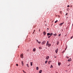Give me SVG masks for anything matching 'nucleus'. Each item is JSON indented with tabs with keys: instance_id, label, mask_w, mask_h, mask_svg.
<instances>
[{
	"instance_id": "40",
	"label": "nucleus",
	"mask_w": 73,
	"mask_h": 73,
	"mask_svg": "<svg viewBox=\"0 0 73 73\" xmlns=\"http://www.w3.org/2000/svg\"><path fill=\"white\" fill-rule=\"evenodd\" d=\"M39 31L40 32V29H39Z\"/></svg>"
},
{
	"instance_id": "32",
	"label": "nucleus",
	"mask_w": 73,
	"mask_h": 73,
	"mask_svg": "<svg viewBox=\"0 0 73 73\" xmlns=\"http://www.w3.org/2000/svg\"><path fill=\"white\" fill-rule=\"evenodd\" d=\"M72 38H73V36H72L71 37V38H70L71 39H72Z\"/></svg>"
},
{
	"instance_id": "29",
	"label": "nucleus",
	"mask_w": 73,
	"mask_h": 73,
	"mask_svg": "<svg viewBox=\"0 0 73 73\" xmlns=\"http://www.w3.org/2000/svg\"><path fill=\"white\" fill-rule=\"evenodd\" d=\"M21 62V63H22V64H23V61H22Z\"/></svg>"
},
{
	"instance_id": "14",
	"label": "nucleus",
	"mask_w": 73,
	"mask_h": 73,
	"mask_svg": "<svg viewBox=\"0 0 73 73\" xmlns=\"http://www.w3.org/2000/svg\"><path fill=\"white\" fill-rule=\"evenodd\" d=\"M36 69L37 70H38V67H37L36 68Z\"/></svg>"
},
{
	"instance_id": "20",
	"label": "nucleus",
	"mask_w": 73,
	"mask_h": 73,
	"mask_svg": "<svg viewBox=\"0 0 73 73\" xmlns=\"http://www.w3.org/2000/svg\"><path fill=\"white\" fill-rule=\"evenodd\" d=\"M59 43V42L58 41H57V44L58 45V44Z\"/></svg>"
},
{
	"instance_id": "38",
	"label": "nucleus",
	"mask_w": 73,
	"mask_h": 73,
	"mask_svg": "<svg viewBox=\"0 0 73 73\" xmlns=\"http://www.w3.org/2000/svg\"><path fill=\"white\" fill-rule=\"evenodd\" d=\"M23 72L24 73H25L26 72H25V71H24V70H23Z\"/></svg>"
},
{
	"instance_id": "7",
	"label": "nucleus",
	"mask_w": 73,
	"mask_h": 73,
	"mask_svg": "<svg viewBox=\"0 0 73 73\" xmlns=\"http://www.w3.org/2000/svg\"><path fill=\"white\" fill-rule=\"evenodd\" d=\"M71 58H70V59H69L68 60V61L69 62H70V61H71Z\"/></svg>"
},
{
	"instance_id": "12",
	"label": "nucleus",
	"mask_w": 73,
	"mask_h": 73,
	"mask_svg": "<svg viewBox=\"0 0 73 73\" xmlns=\"http://www.w3.org/2000/svg\"><path fill=\"white\" fill-rule=\"evenodd\" d=\"M43 34H44V35H45L46 34V33L45 32H43Z\"/></svg>"
},
{
	"instance_id": "28",
	"label": "nucleus",
	"mask_w": 73,
	"mask_h": 73,
	"mask_svg": "<svg viewBox=\"0 0 73 73\" xmlns=\"http://www.w3.org/2000/svg\"><path fill=\"white\" fill-rule=\"evenodd\" d=\"M33 35H35V32H33Z\"/></svg>"
},
{
	"instance_id": "15",
	"label": "nucleus",
	"mask_w": 73,
	"mask_h": 73,
	"mask_svg": "<svg viewBox=\"0 0 73 73\" xmlns=\"http://www.w3.org/2000/svg\"><path fill=\"white\" fill-rule=\"evenodd\" d=\"M59 12H60V14H62V11H60Z\"/></svg>"
},
{
	"instance_id": "10",
	"label": "nucleus",
	"mask_w": 73,
	"mask_h": 73,
	"mask_svg": "<svg viewBox=\"0 0 73 73\" xmlns=\"http://www.w3.org/2000/svg\"><path fill=\"white\" fill-rule=\"evenodd\" d=\"M42 72V70H40L39 72V73H41Z\"/></svg>"
},
{
	"instance_id": "17",
	"label": "nucleus",
	"mask_w": 73,
	"mask_h": 73,
	"mask_svg": "<svg viewBox=\"0 0 73 73\" xmlns=\"http://www.w3.org/2000/svg\"><path fill=\"white\" fill-rule=\"evenodd\" d=\"M39 48L40 49H42V48L41 47H39Z\"/></svg>"
},
{
	"instance_id": "22",
	"label": "nucleus",
	"mask_w": 73,
	"mask_h": 73,
	"mask_svg": "<svg viewBox=\"0 0 73 73\" xmlns=\"http://www.w3.org/2000/svg\"><path fill=\"white\" fill-rule=\"evenodd\" d=\"M50 68H53V66H52V65H51Z\"/></svg>"
},
{
	"instance_id": "26",
	"label": "nucleus",
	"mask_w": 73,
	"mask_h": 73,
	"mask_svg": "<svg viewBox=\"0 0 73 73\" xmlns=\"http://www.w3.org/2000/svg\"><path fill=\"white\" fill-rule=\"evenodd\" d=\"M69 10V8H68L67 9V11H68Z\"/></svg>"
},
{
	"instance_id": "21",
	"label": "nucleus",
	"mask_w": 73,
	"mask_h": 73,
	"mask_svg": "<svg viewBox=\"0 0 73 73\" xmlns=\"http://www.w3.org/2000/svg\"><path fill=\"white\" fill-rule=\"evenodd\" d=\"M58 21V20H56V21H55V23H57V22Z\"/></svg>"
},
{
	"instance_id": "27",
	"label": "nucleus",
	"mask_w": 73,
	"mask_h": 73,
	"mask_svg": "<svg viewBox=\"0 0 73 73\" xmlns=\"http://www.w3.org/2000/svg\"><path fill=\"white\" fill-rule=\"evenodd\" d=\"M70 7V6H69V5H68V6H67L68 8V7Z\"/></svg>"
},
{
	"instance_id": "19",
	"label": "nucleus",
	"mask_w": 73,
	"mask_h": 73,
	"mask_svg": "<svg viewBox=\"0 0 73 73\" xmlns=\"http://www.w3.org/2000/svg\"><path fill=\"white\" fill-rule=\"evenodd\" d=\"M56 35H57L56 34V33H55V34H53V35L55 36H56Z\"/></svg>"
},
{
	"instance_id": "34",
	"label": "nucleus",
	"mask_w": 73,
	"mask_h": 73,
	"mask_svg": "<svg viewBox=\"0 0 73 73\" xmlns=\"http://www.w3.org/2000/svg\"><path fill=\"white\" fill-rule=\"evenodd\" d=\"M66 48H67V46H66V48H65V50H66Z\"/></svg>"
},
{
	"instance_id": "33",
	"label": "nucleus",
	"mask_w": 73,
	"mask_h": 73,
	"mask_svg": "<svg viewBox=\"0 0 73 73\" xmlns=\"http://www.w3.org/2000/svg\"><path fill=\"white\" fill-rule=\"evenodd\" d=\"M36 40V42H38V40Z\"/></svg>"
},
{
	"instance_id": "18",
	"label": "nucleus",
	"mask_w": 73,
	"mask_h": 73,
	"mask_svg": "<svg viewBox=\"0 0 73 73\" xmlns=\"http://www.w3.org/2000/svg\"><path fill=\"white\" fill-rule=\"evenodd\" d=\"M47 62H48V60H46V61H45V64H46V63H47Z\"/></svg>"
},
{
	"instance_id": "2",
	"label": "nucleus",
	"mask_w": 73,
	"mask_h": 73,
	"mask_svg": "<svg viewBox=\"0 0 73 73\" xmlns=\"http://www.w3.org/2000/svg\"><path fill=\"white\" fill-rule=\"evenodd\" d=\"M46 45L47 46L48 45V46H50L51 45V44H49V41H47Z\"/></svg>"
},
{
	"instance_id": "4",
	"label": "nucleus",
	"mask_w": 73,
	"mask_h": 73,
	"mask_svg": "<svg viewBox=\"0 0 73 73\" xmlns=\"http://www.w3.org/2000/svg\"><path fill=\"white\" fill-rule=\"evenodd\" d=\"M20 57L21 58H24L23 57V55L22 54H21Z\"/></svg>"
},
{
	"instance_id": "31",
	"label": "nucleus",
	"mask_w": 73,
	"mask_h": 73,
	"mask_svg": "<svg viewBox=\"0 0 73 73\" xmlns=\"http://www.w3.org/2000/svg\"><path fill=\"white\" fill-rule=\"evenodd\" d=\"M68 13H66V15H68Z\"/></svg>"
},
{
	"instance_id": "43",
	"label": "nucleus",
	"mask_w": 73,
	"mask_h": 73,
	"mask_svg": "<svg viewBox=\"0 0 73 73\" xmlns=\"http://www.w3.org/2000/svg\"><path fill=\"white\" fill-rule=\"evenodd\" d=\"M70 65H68V66H69Z\"/></svg>"
},
{
	"instance_id": "25",
	"label": "nucleus",
	"mask_w": 73,
	"mask_h": 73,
	"mask_svg": "<svg viewBox=\"0 0 73 73\" xmlns=\"http://www.w3.org/2000/svg\"><path fill=\"white\" fill-rule=\"evenodd\" d=\"M16 66H18V64H16Z\"/></svg>"
},
{
	"instance_id": "30",
	"label": "nucleus",
	"mask_w": 73,
	"mask_h": 73,
	"mask_svg": "<svg viewBox=\"0 0 73 73\" xmlns=\"http://www.w3.org/2000/svg\"><path fill=\"white\" fill-rule=\"evenodd\" d=\"M61 36V34H59L58 35V36Z\"/></svg>"
},
{
	"instance_id": "41",
	"label": "nucleus",
	"mask_w": 73,
	"mask_h": 73,
	"mask_svg": "<svg viewBox=\"0 0 73 73\" xmlns=\"http://www.w3.org/2000/svg\"><path fill=\"white\" fill-rule=\"evenodd\" d=\"M64 52H65V50H64V51L62 53H64Z\"/></svg>"
},
{
	"instance_id": "11",
	"label": "nucleus",
	"mask_w": 73,
	"mask_h": 73,
	"mask_svg": "<svg viewBox=\"0 0 73 73\" xmlns=\"http://www.w3.org/2000/svg\"><path fill=\"white\" fill-rule=\"evenodd\" d=\"M33 52H35L36 51V48H34L33 49Z\"/></svg>"
},
{
	"instance_id": "44",
	"label": "nucleus",
	"mask_w": 73,
	"mask_h": 73,
	"mask_svg": "<svg viewBox=\"0 0 73 73\" xmlns=\"http://www.w3.org/2000/svg\"><path fill=\"white\" fill-rule=\"evenodd\" d=\"M19 46H18V48H19Z\"/></svg>"
},
{
	"instance_id": "45",
	"label": "nucleus",
	"mask_w": 73,
	"mask_h": 73,
	"mask_svg": "<svg viewBox=\"0 0 73 73\" xmlns=\"http://www.w3.org/2000/svg\"><path fill=\"white\" fill-rule=\"evenodd\" d=\"M56 73H58V72H57Z\"/></svg>"
},
{
	"instance_id": "46",
	"label": "nucleus",
	"mask_w": 73,
	"mask_h": 73,
	"mask_svg": "<svg viewBox=\"0 0 73 73\" xmlns=\"http://www.w3.org/2000/svg\"><path fill=\"white\" fill-rule=\"evenodd\" d=\"M25 73H26V72H25Z\"/></svg>"
},
{
	"instance_id": "37",
	"label": "nucleus",
	"mask_w": 73,
	"mask_h": 73,
	"mask_svg": "<svg viewBox=\"0 0 73 73\" xmlns=\"http://www.w3.org/2000/svg\"><path fill=\"white\" fill-rule=\"evenodd\" d=\"M22 65L23 66L24 65V64L23 63L22 64Z\"/></svg>"
},
{
	"instance_id": "6",
	"label": "nucleus",
	"mask_w": 73,
	"mask_h": 73,
	"mask_svg": "<svg viewBox=\"0 0 73 73\" xmlns=\"http://www.w3.org/2000/svg\"><path fill=\"white\" fill-rule=\"evenodd\" d=\"M64 24V22H63L62 23H60L59 24V25H60V26H61V25H62V24Z\"/></svg>"
},
{
	"instance_id": "36",
	"label": "nucleus",
	"mask_w": 73,
	"mask_h": 73,
	"mask_svg": "<svg viewBox=\"0 0 73 73\" xmlns=\"http://www.w3.org/2000/svg\"><path fill=\"white\" fill-rule=\"evenodd\" d=\"M36 30H34V32H35V31Z\"/></svg>"
},
{
	"instance_id": "1",
	"label": "nucleus",
	"mask_w": 73,
	"mask_h": 73,
	"mask_svg": "<svg viewBox=\"0 0 73 73\" xmlns=\"http://www.w3.org/2000/svg\"><path fill=\"white\" fill-rule=\"evenodd\" d=\"M47 36H49V35H50V36H48V38H50V37H51V36L53 35V33H48L47 34Z\"/></svg>"
},
{
	"instance_id": "16",
	"label": "nucleus",
	"mask_w": 73,
	"mask_h": 73,
	"mask_svg": "<svg viewBox=\"0 0 73 73\" xmlns=\"http://www.w3.org/2000/svg\"><path fill=\"white\" fill-rule=\"evenodd\" d=\"M50 62H51V61H50L48 62V64H50Z\"/></svg>"
},
{
	"instance_id": "24",
	"label": "nucleus",
	"mask_w": 73,
	"mask_h": 73,
	"mask_svg": "<svg viewBox=\"0 0 73 73\" xmlns=\"http://www.w3.org/2000/svg\"><path fill=\"white\" fill-rule=\"evenodd\" d=\"M27 67H28V68L29 67V66L28 65V64H27Z\"/></svg>"
},
{
	"instance_id": "13",
	"label": "nucleus",
	"mask_w": 73,
	"mask_h": 73,
	"mask_svg": "<svg viewBox=\"0 0 73 73\" xmlns=\"http://www.w3.org/2000/svg\"><path fill=\"white\" fill-rule=\"evenodd\" d=\"M32 64H33L32 62H30V64H31V66H32Z\"/></svg>"
},
{
	"instance_id": "35",
	"label": "nucleus",
	"mask_w": 73,
	"mask_h": 73,
	"mask_svg": "<svg viewBox=\"0 0 73 73\" xmlns=\"http://www.w3.org/2000/svg\"><path fill=\"white\" fill-rule=\"evenodd\" d=\"M66 58H69V57H68L67 56H66Z\"/></svg>"
},
{
	"instance_id": "39",
	"label": "nucleus",
	"mask_w": 73,
	"mask_h": 73,
	"mask_svg": "<svg viewBox=\"0 0 73 73\" xmlns=\"http://www.w3.org/2000/svg\"><path fill=\"white\" fill-rule=\"evenodd\" d=\"M54 58H56V57H57L56 56H55L54 57Z\"/></svg>"
},
{
	"instance_id": "5",
	"label": "nucleus",
	"mask_w": 73,
	"mask_h": 73,
	"mask_svg": "<svg viewBox=\"0 0 73 73\" xmlns=\"http://www.w3.org/2000/svg\"><path fill=\"white\" fill-rule=\"evenodd\" d=\"M49 58V56H47L46 57V60H48Z\"/></svg>"
},
{
	"instance_id": "9",
	"label": "nucleus",
	"mask_w": 73,
	"mask_h": 73,
	"mask_svg": "<svg viewBox=\"0 0 73 73\" xmlns=\"http://www.w3.org/2000/svg\"><path fill=\"white\" fill-rule=\"evenodd\" d=\"M58 64L59 66L61 65V62H58Z\"/></svg>"
},
{
	"instance_id": "8",
	"label": "nucleus",
	"mask_w": 73,
	"mask_h": 73,
	"mask_svg": "<svg viewBox=\"0 0 73 73\" xmlns=\"http://www.w3.org/2000/svg\"><path fill=\"white\" fill-rule=\"evenodd\" d=\"M57 52H58V48L55 50V52L56 53H57Z\"/></svg>"
},
{
	"instance_id": "42",
	"label": "nucleus",
	"mask_w": 73,
	"mask_h": 73,
	"mask_svg": "<svg viewBox=\"0 0 73 73\" xmlns=\"http://www.w3.org/2000/svg\"><path fill=\"white\" fill-rule=\"evenodd\" d=\"M47 29H48H48H49L48 28Z\"/></svg>"
},
{
	"instance_id": "23",
	"label": "nucleus",
	"mask_w": 73,
	"mask_h": 73,
	"mask_svg": "<svg viewBox=\"0 0 73 73\" xmlns=\"http://www.w3.org/2000/svg\"><path fill=\"white\" fill-rule=\"evenodd\" d=\"M38 44H40V43H41V42L40 41H38Z\"/></svg>"
},
{
	"instance_id": "3",
	"label": "nucleus",
	"mask_w": 73,
	"mask_h": 73,
	"mask_svg": "<svg viewBox=\"0 0 73 73\" xmlns=\"http://www.w3.org/2000/svg\"><path fill=\"white\" fill-rule=\"evenodd\" d=\"M45 41L44 40L42 42H41V44H45Z\"/></svg>"
}]
</instances>
